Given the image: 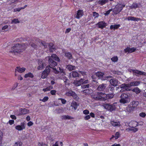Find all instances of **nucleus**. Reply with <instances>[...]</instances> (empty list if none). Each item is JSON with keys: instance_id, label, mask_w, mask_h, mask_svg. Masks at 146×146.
Listing matches in <instances>:
<instances>
[{"instance_id": "obj_2", "label": "nucleus", "mask_w": 146, "mask_h": 146, "mask_svg": "<svg viewBox=\"0 0 146 146\" xmlns=\"http://www.w3.org/2000/svg\"><path fill=\"white\" fill-rule=\"evenodd\" d=\"M130 97L128 94L123 93L120 96L119 102L123 104L129 102L130 101Z\"/></svg>"}, {"instance_id": "obj_52", "label": "nucleus", "mask_w": 146, "mask_h": 146, "mask_svg": "<svg viewBox=\"0 0 146 146\" xmlns=\"http://www.w3.org/2000/svg\"><path fill=\"white\" fill-rule=\"evenodd\" d=\"M58 100H61L62 103L63 104H65L66 102L65 100L62 98H59Z\"/></svg>"}, {"instance_id": "obj_4", "label": "nucleus", "mask_w": 146, "mask_h": 146, "mask_svg": "<svg viewBox=\"0 0 146 146\" xmlns=\"http://www.w3.org/2000/svg\"><path fill=\"white\" fill-rule=\"evenodd\" d=\"M116 103H114L113 104L110 105V104H104L103 105V106L106 109L110 111H112L115 110V104H116Z\"/></svg>"}, {"instance_id": "obj_21", "label": "nucleus", "mask_w": 146, "mask_h": 146, "mask_svg": "<svg viewBox=\"0 0 146 146\" xmlns=\"http://www.w3.org/2000/svg\"><path fill=\"white\" fill-rule=\"evenodd\" d=\"M128 21H141V19L135 17H134L128 16L127 18Z\"/></svg>"}, {"instance_id": "obj_31", "label": "nucleus", "mask_w": 146, "mask_h": 146, "mask_svg": "<svg viewBox=\"0 0 146 146\" xmlns=\"http://www.w3.org/2000/svg\"><path fill=\"white\" fill-rule=\"evenodd\" d=\"M120 26V25L119 24L115 25H111L110 26V28L111 29H113V30H115V29H118Z\"/></svg>"}, {"instance_id": "obj_54", "label": "nucleus", "mask_w": 146, "mask_h": 146, "mask_svg": "<svg viewBox=\"0 0 146 146\" xmlns=\"http://www.w3.org/2000/svg\"><path fill=\"white\" fill-rule=\"evenodd\" d=\"M18 84L17 82L15 83L13 86L12 89L13 90L17 86Z\"/></svg>"}, {"instance_id": "obj_51", "label": "nucleus", "mask_w": 146, "mask_h": 146, "mask_svg": "<svg viewBox=\"0 0 146 146\" xmlns=\"http://www.w3.org/2000/svg\"><path fill=\"white\" fill-rule=\"evenodd\" d=\"M139 116L142 117H144L146 116V114L143 112H142L139 113Z\"/></svg>"}, {"instance_id": "obj_28", "label": "nucleus", "mask_w": 146, "mask_h": 146, "mask_svg": "<svg viewBox=\"0 0 146 146\" xmlns=\"http://www.w3.org/2000/svg\"><path fill=\"white\" fill-rule=\"evenodd\" d=\"M109 1L108 0H99L98 2V3L102 6L107 3Z\"/></svg>"}, {"instance_id": "obj_19", "label": "nucleus", "mask_w": 146, "mask_h": 146, "mask_svg": "<svg viewBox=\"0 0 146 146\" xmlns=\"http://www.w3.org/2000/svg\"><path fill=\"white\" fill-rule=\"evenodd\" d=\"M114 96V95L113 93H111L110 94H105L104 95V101L106 100L110 99L112 98Z\"/></svg>"}, {"instance_id": "obj_48", "label": "nucleus", "mask_w": 146, "mask_h": 146, "mask_svg": "<svg viewBox=\"0 0 146 146\" xmlns=\"http://www.w3.org/2000/svg\"><path fill=\"white\" fill-rule=\"evenodd\" d=\"M93 16L95 17V18H98L99 16V14L96 12H93Z\"/></svg>"}, {"instance_id": "obj_61", "label": "nucleus", "mask_w": 146, "mask_h": 146, "mask_svg": "<svg viewBox=\"0 0 146 146\" xmlns=\"http://www.w3.org/2000/svg\"><path fill=\"white\" fill-rule=\"evenodd\" d=\"M14 12H16L17 11L19 12L21 10L20 7H19L18 8L15 9L14 10Z\"/></svg>"}, {"instance_id": "obj_15", "label": "nucleus", "mask_w": 146, "mask_h": 146, "mask_svg": "<svg viewBox=\"0 0 146 146\" xmlns=\"http://www.w3.org/2000/svg\"><path fill=\"white\" fill-rule=\"evenodd\" d=\"M26 69L24 67L21 68L20 67H17L15 69V76H17L16 72L17 71L19 73H22L24 72L25 70Z\"/></svg>"}, {"instance_id": "obj_26", "label": "nucleus", "mask_w": 146, "mask_h": 146, "mask_svg": "<svg viewBox=\"0 0 146 146\" xmlns=\"http://www.w3.org/2000/svg\"><path fill=\"white\" fill-rule=\"evenodd\" d=\"M111 125L114 127L119 126H120V122L119 121H111Z\"/></svg>"}, {"instance_id": "obj_13", "label": "nucleus", "mask_w": 146, "mask_h": 146, "mask_svg": "<svg viewBox=\"0 0 146 146\" xmlns=\"http://www.w3.org/2000/svg\"><path fill=\"white\" fill-rule=\"evenodd\" d=\"M25 123L24 122L21 123V125H17L15 127L16 129L18 131H21L25 129Z\"/></svg>"}, {"instance_id": "obj_12", "label": "nucleus", "mask_w": 146, "mask_h": 146, "mask_svg": "<svg viewBox=\"0 0 146 146\" xmlns=\"http://www.w3.org/2000/svg\"><path fill=\"white\" fill-rule=\"evenodd\" d=\"M133 73L136 74L140 75L146 76V72H142L137 70H131Z\"/></svg>"}, {"instance_id": "obj_56", "label": "nucleus", "mask_w": 146, "mask_h": 146, "mask_svg": "<svg viewBox=\"0 0 146 146\" xmlns=\"http://www.w3.org/2000/svg\"><path fill=\"white\" fill-rule=\"evenodd\" d=\"M111 9H110L106 11V12L104 13V15H108L109 14L110 12L111 11Z\"/></svg>"}, {"instance_id": "obj_5", "label": "nucleus", "mask_w": 146, "mask_h": 146, "mask_svg": "<svg viewBox=\"0 0 146 146\" xmlns=\"http://www.w3.org/2000/svg\"><path fill=\"white\" fill-rule=\"evenodd\" d=\"M105 93L102 92L97 93V94L94 95V98L97 100H101L104 101Z\"/></svg>"}, {"instance_id": "obj_63", "label": "nucleus", "mask_w": 146, "mask_h": 146, "mask_svg": "<svg viewBox=\"0 0 146 146\" xmlns=\"http://www.w3.org/2000/svg\"><path fill=\"white\" fill-rule=\"evenodd\" d=\"M10 117L12 119H13L15 120L17 118L16 116L15 115H10Z\"/></svg>"}, {"instance_id": "obj_3", "label": "nucleus", "mask_w": 146, "mask_h": 146, "mask_svg": "<svg viewBox=\"0 0 146 146\" xmlns=\"http://www.w3.org/2000/svg\"><path fill=\"white\" fill-rule=\"evenodd\" d=\"M125 6V5L124 3L122 5L119 4L116 6L115 8L113 9V12L117 14L120 12Z\"/></svg>"}, {"instance_id": "obj_50", "label": "nucleus", "mask_w": 146, "mask_h": 146, "mask_svg": "<svg viewBox=\"0 0 146 146\" xmlns=\"http://www.w3.org/2000/svg\"><path fill=\"white\" fill-rule=\"evenodd\" d=\"M129 129L130 131H132L134 132H135L137 131L138 130V129L137 128H135V127H134L133 128L132 127H130L129 128Z\"/></svg>"}, {"instance_id": "obj_40", "label": "nucleus", "mask_w": 146, "mask_h": 146, "mask_svg": "<svg viewBox=\"0 0 146 146\" xmlns=\"http://www.w3.org/2000/svg\"><path fill=\"white\" fill-rule=\"evenodd\" d=\"M68 69L70 71L76 69V67L74 66H72L71 65H68L67 66Z\"/></svg>"}, {"instance_id": "obj_35", "label": "nucleus", "mask_w": 146, "mask_h": 146, "mask_svg": "<svg viewBox=\"0 0 146 146\" xmlns=\"http://www.w3.org/2000/svg\"><path fill=\"white\" fill-rule=\"evenodd\" d=\"M135 109H134L133 107H132L131 104L128 105V107L127 108V110L128 112H131L132 111Z\"/></svg>"}, {"instance_id": "obj_64", "label": "nucleus", "mask_w": 146, "mask_h": 146, "mask_svg": "<svg viewBox=\"0 0 146 146\" xmlns=\"http://www.w3.org/2000/svg\"><path fill=\"white\" fill-rule=\"evenodd\" d=\"M8 27V26L7 25H5L4 26H3L2 28V30H5L7 29Z\"/></svg>"}, {"instance_id": "obj_43", "label": "nucleus", "mask_w": 146, "mask_h": 146, "mask_svg": "<svg viewBox=\"0 0 146 146\" xmlns=\"http://www.w3.org/2000/svg\"><path fill=\"white\" fill-rule=\"evenodd\" d=\"M111 60L113 62H117L118 58L117 56H114L111 58Z\"/></svg>"}, {"instance_id": "obj_41", "label": "nucleus", "mask_w": 146, "mask_h": 146, "mask_svg": "<svg viewBox=\"0 0 146 146\" xmlns=\"http://www.w3.org/2000/svg\"><path fill=\"white\" fill-rule=\"evenodd\" d=\"M112 85H109L108 87V91H110L113 93V92L114 90V87L112 86Z\"/></svg>"}, {"instance_id": "obj_14", "label": "nucleus", "mask_w": 146, "mask_h": 146, "mask_svg": "<svg viewBox=\"0 0 146 146\" xmlns=\"http://www.w3.org/2000/svg\"><path fill=\"white\" fill-rule=\"evenodd\" d=\"M84 79L81 78L78 80H74L73 84L76 86H79L83 84Z\"/></svg>"}, {"instance_id": "obj_9", "label": "nucleus", "mask_w": 146, "mask_h": 146, "mask_svg": "<svg viewBox=\"0 0 146 146\" xmlns=\"http://www.w3.org/2000/svg\"><path fill=\"white\" fill-rule=\"evenodd\" d=\"M96 25L98 28L103 29L104 28L106 27L107 25V23L104 21H103L99 22L96 24Z\"/></svg>"}, {"instance_id": "obj_6", "label": "nucleus", "mask_w": 146, "mask_h": 146, "mask_svg": "<svg viewBox=\"0 0 146 146\" xmlns=\"http://www.w3.org/2000/svg\"><path fill=\"white\" fill-rule=\"evenodd\" d=\"M67 96H72L73 98L76 100H78L79 97L77 96V94L74 92L70 90L66 92L65 94Z\"/></svg>"}, {"instance_id": "obj_29", "label": "nucleus", "mask_w": 146, "mask_h": 146, "mask_svg": "<svg viewBox=\"0 0 146 146\" xmlns=\"http://www.w3.org/2000/svg\"><path fill=\"white\" fill-rule=\"evenodd\" d=\"M61 118L62 119H74L73 117L69 116L68 115H63L61 117Z\"/></svg>"}, {"instance_id": "obj_42", "label": "nucleus", "mask_w": 146, "mask_h": 146, "mask_svg": "<svg viewBox=\"0 0 146 146\" xmlns=\"http://www.w3.org/2000/svg\"><path fill=\"white\" fill-rule=\"evenodd\" d=\"M53 88V87L51 86H49L46 88H44L42 90L44 92H46L48 91H50L51 89Z\"/></svg>"}, {"instance_id": "obj_11", "label": "nucleus", "mask_w": 146, "mask_h": 146, "mask_svg": "<svg viewBox=\"0 0 146 146\" xmlns=\"http://www.w3.org/2000/svg\"><path fill=\"white\" fill-rule=\"evenodd\" d=\"M38 66L37 67L38 70H42L45 66V63L43 62L42 59H39L38 60Z\"/></svg>"}, {"instance_id": "obj_16", "label": "nucleus", "mask_w": 146, "mask_h": 146, "mask_svg": "<svg viewBox=\"0 0 146 146\" xmlns=\"http://www.w3.org/2000/svg\"><path fill=\"white\" fill-rule=\"evenodd\" d=\"M118 80L115 78L111 79L110 80V83L113 86H116L117 85Z\"/></svg>"}, {"instance_id": "obj_60", "label": "nucleus", "mask_w": 146, "mask_h": 146, "mask_svg": "<svg viewBox=\"0 0 146 146\" xmlns=\"http://www.w3.org/2000/svg\"><path fill=\"white\" fill-rule=\"evenodd\" d=\"M33 124V123L31 121L27 123V125L29 127H30Z\"/></svg>"}, {"instance_id": "obj_37", "label": "nucleus", "mask_w": 146, "mask_h": 146, "mask_svg": "<svg viewBox=\"0 0 146 146\" xmlns=\"http://www.w3.org/2000/svg\"><path fill=\"white\" fill-rule=\"evenodd\" d=\"M29 111V110L27 109L21 108V111L20 114H27Z\"/></svg>"}, {"instance_id": "obj_39", "label": "nucleus", "mask_w": 146, "mask_h": 146, "mask_svg": "<svg viewBox=\"0 0 146 146\" xmlns=\"http://www.w3.org/2000/svg\"><path fill=\"white\" fill-rule=\"evenodd\" d=\"M104 74V73L102 72H98L96 73V76L99 78H102L103 77Z\"/></svg>"}, {"instance_id": "obj_45", "label": "nucleus", "mask_w": 146, "mask_h": 146, "mask_svg": "<svg viewBox=\"0 0 146 146\" xmlns=\"http://www.w3.org/2000/svg\"><path fill=\"white\" fill-rule=\"evenodd\" d=\"M63 80L65 85H67L69 84V80L66 77L64 78Z\"/></svg>"}, {"instance_id": "obj_55", "label": "nucleus", "mask_w": 146, "mask_h": 146, "mask_svg": "<svg viewBox=\"0 0 146 146\" xmlns=\"http://www.w3.org/2000/svg\"><path fill=\"white\" fill-rule=\"evenodd\" d=\"M83 113L84 114L87 115L89 113V111L88 110H86L83 111Z\"/></svg>"}, {"instance_id": "obj_33", "label": "nucleus", "mask_w": 146, "mask_h": 146, "mask_svg": "<svg viewBox=\"0 0 146 146\" xmlns=\"http://www.w3.org/2000/svg\"><path fill=\"white\" fill-rule=\"evenodd\" d=\"M65 56L69 59H72V55L71 53L69 52H66L65 53Z\"/></svg>"}, {"instance_id": "obj_7", "label": "nucleus", "mask_w": 146, "mask_h": 146, "mask_svg": "<svg viewBox=\"0 0 146 146\" xmlns=\"http://www.w3.org/2000/svg\"><path fill=\"white\" fill-rule=\"evenodd\" d=\"M50 72V69L49 66H46L44 70L42 72L41 74V78L43 79L46 78L48 76Z\"/></svg>"}, {"instance_id": "obj_38", "label": "nucleus", "mask_w": 146, "mask_h": 146, "mask_svg": "<svg viewBox=\"0 0 146 146\" xmlns=\"http://www.w3.org/2000/svg\"><path fill=\"white\" fill-rule=\"evenodd\" d=\"M49 47L50 48V52H53V50H54L53 48L54 44L52 42L49 43L48 45Z\"/></svg>"}, {"instance_id": "obj_62", "label": "nucleus", "mask_w": 146, "mask_h": 146, "mask_svg": "<svg viewBox=\"0 0 146 146\" xmlns=\"http://www.w3.org/2000/svg\"><path fill=\"white\" fill-rule=\"evenodd\" d=\"M3 136V133L2 132L0 131V140H2V137Z\"/></svg>"}, {"instance_id": "obj_17", "label": "nucleus", "mask_w": 146, "mask_h": 146, "mask_svg": "<svg viewBox=\"0 0 146 146\" xmlns=\"http://www.w3.org/2000/svg\"><path fill=\"white\" fill-rule=\"evenodd\" d=\"M129 125L130 127L133 128L137 126L138 123L135 121H131L129 123Z\"/></svg>"}, {"instance_id": "obj_25", "label": "nucleus", "mask_w": 146, "mask_h": 146, "mask_svg": "<svg viewBox=\"0 0 146 146\" xmlns=\"http://www.w3.org/2000/svg\"><path fill=\"white\" fill-rule=\"evenodd\" d=\"M139 104V102L137 101H133L130 103V104L132 107L135 109Z\"/></svg>"}, {"instance_id": "obj_32", "label": "nucleus", "mask_w": 146, "mask_h": 146, "mask_svg": "<svg viewBox=\"0 0 146 146\" xmlns=\"http://www.w3.org/2000/svg\"><path fill=\"white\" fill-rule=\"evenodd\" d=\"M34 77L33 73L31 72H28V73L26 74L24 76V77L25 78H33Z\"/></svg>"}, {"instance_id": "obj_24", "label": "nucleus", "mask_w": 146, "mask_h": 146, "mask_svg": "<svg viewBox=\"0 0 146 146\" xmlns=\"http://www.w3.org/2000/svg\"><path fill=\"white\" fill-rule=\"evenodd\" d=\"M106 85V84H102L99 85L97 88L98 90L100 91H103L105 88Z\"/></svg>"}, {"instance_id": "obj_18", "label": "nucleus", "mask_w": 146, "mask_h": 146, "mask_svg": "<svg viewBox=\"0 0 146 146\" xmlns=\"http://www.w3.org/2000/svg\"><path fill=\"white\" fill-rule=\"evenodd\" d=\"M121 136V134L119 132H117L115 133V135H112L111 137L110 138V139L111 140L113 138H114L115 139H117Z\"/></svg>"}, {"instance_id": "obj_30", "label": "nucleus", "mask_w": 146, "mask_h": 146, "mask_svg": "<svg viewBox=\"0 0 146 146\" xmlns=\"http://www.w3.org/2000/svg\"><path fill=\"white\" fill-rule=\"evenodd\" d=\"M78 105L79 104L78 103L75 101H73L71 103V106L75 110H76L77 109Z\"/></svg>"}, {"instance_id": "obj_59", "label": "nucleus", "mask_w": 146, "mask_h": 146, "mask_svg": "<svg viewBox=\"0 0 146 146\" xmlns=\"http://www.w3.org/2000/svg\"><path fill=\"white\" fill-rule=\"evenodd\" d=\"M89 86V84H87L86 85H83L82 87L83 88H88Z\"/></svg>"}, {"instance_id": "obj_47", "label": "nucleus", "mask_w": 146, "mask_h": 146, "mask_svg": "<svg viewBox=\"0 0 146 146\" xmlns=\"http://www.w3.org/2000/svg\"><path fill=\"white\" fill-rule=\"evenodd\" d=\"M29 44L31 45V46L33 48L36 49L37 48V46L33 42H31Z\"/></svg>"}, {"instance_id": "obj_36", "label": "nucleus", "mask_w": 146, "mask_h": 146, "mask_svg": "<svg viewBox=\"0 0 146 146\" xmlns=\"http://www.w3.org/2000/svg\"><path fill=\"white\" fill-rule=\"evenodd\" d=\"M132 91L135 92L137 94L140 93L141 92L140 90L138 87L134 88L132 90Z\"/></svg>"}, {"instance_id": "obj_34", "label": "nucleus", "mask_w": 146, "mask_h": 146, "mask_svg": "<svg viewBox=\"0 0 146 146\" xmlns=\"http://www.w3.org/2000/svg\"><path fill=\"white\" fill-rule=\"evenodd\" d=\"M50 58L52 59L53 60H55L58 61L60 60L58 56L55 54H52V55Z\"/></svg>"}, {"instance_id": "obj_20", "label": "nucleus", "mask_w": 146, "mask_h": 146, "mask_svg": "<svg viewBox=\"0 0 146 146\" xmlns=\"http://www.w3.org/2000/svg\"><path fill=\"white\" fill-rule=\"evenodd\" d=\"M70 75L71 77L73 78L79 77L80 76L78 73L76 71H72L70 73Z\"/></svg>"}, {"instance_id": "obj_27", "label": "nucleus", "mask_w": 146, "mask_h": 146, "mask_svg": "<svg viewBox=\"0 0 146 146\" xmlns=\"http://www.w3.org/2000/svg\"><path fill=\"white\" fill-rule=\"evenodd\" d=\"M141 4L140 3H133L132 5L130 6V8L131 9H136V8H139V5H140Z\"/></svg>"}, {"instance_id": "obj_22", "label": "nucleus", "mask_w": 146, "mask_h": 146, "mask_svg": "<svg viewBox=\"0 0 146 146\" xmlns=\"http://www.w3.org/2000/svg\"><path fill=\"white\" fill-rule=\"evenodd\" d=\"M83 14V12L82 10H78L77 11L76 16L75 17L77 19H79L80 18L82 17Z\"/></svg>"}, {"instance_id": "obj_58", "label": "nucleus", "mask_w": 146, "mask_h": 146, "mask_svg": "<svg viewBox=\"0 0 146 146\" xmlns=\"http://www.w3.org/2000/svg\"><path fill=\"white\" fill-rule=\"evenodd\" d=\"M9 123L10 125H12L14 123V121L13 120H10L9 121Z\"/></svg>"}, {"instance_id": "obj_10", "label": "nucleus", "mask_w": 146, "mask_h": 146, "mask_svg": "<svg viewBox=\"0 0 146 146\" xmlns=\"http://www.w3.org/2000/svg\"><path fill=\"white\" fill-rule=\"evenodd\" d=\"M136 50V48L134 47L130 48L129 47L127 46L124 49V52L125 53H131L135 51Z\"/></svg>"}, {"instance_id": "obj_49", "label": "nucleus", "mask_w": 146, "mask_h": 146, "mask_svg": "<svg viewBox=\"0 0 146 146\" xmlns=\"http://www.w3.org/2000/svg\"><path fill=\"white\" fill-rule=\"evenodd\" d=\"M48 99L49 98L48 97L45 96L42 99H40V101H42L43 102H45L47 101L48 100Z\"/></svg>"}, {"instance_id": "obj_53", "label": "nucleus", "mask_w": 146, "mask_h": 146, "mask_svg": "<svg viewBox=\"0 0 146 146\" xmlns=\"http://www.w3.org/2000/svg\"><path fill=\"white\" fill-rule=\"evenodd\" d=\"M56 91L55 90H52L50 91V93L52 95H56Z\"/></svg>"}, {"instance_id": "obj_23", "label": "nucleus", "mask_w": 146, "mask_h": 146, "mask_svg": "<svg viewBox=\"0 0 146 146\" xmlns=\"http://www.w3.org/2000/svg\"><path fill=\"white\" fill-rule=\"evenodd\" d=\"M140 84V82L139 81H134L129 83V85L130 86H137Z\"/></svg>"}, {"instance_id": "obj_57", "label": "nucleus", "mask_w": 146, "mask_h": 146, "mask_svg": "<svg viewBox=\"0 0 146 146\" xmlns=\"http://www.w3.org/2000/svg\"><path fill=\"white\" fill-rule=\"evenodd\" d=\"M90 118V115H86L84 117V119L85 120H88Z\"/></svg>"}, {"instance_id": "obj_8", "label": "nucleus", "mask_w": 146, "mask_h": 146, "mask_svg": "<svg viewBox=\"0 0 146 146\" xmlns=\"http://www.w3.org/2000/svg\"><path fill=\"white\" fill-rule=\"evenodd\" d=\"M48 63H49V65L47 66H49V68H52L54 69V68L53 67H54L57 65V63L55 62L53 59L50 58V57H49V60H48Z\"/></svg>"}, {"instance_id": "obj_1", "label": "nucleus", "mask_w": 146, "mask_h": 146, "mask_svg": "<svg viewBox=\"0 0 146 146\" xmlns=\"http://www.w3.org/2000/svg\"><path fill=\"white\" fill-rule=\"evenodd\" d=\"M28 46L27 43H23L22 44L19 43L16 44L11 47V50L9 52L10 53H14L15 55L17 54H20L21 52L25 50Z\"/></svg>"}, {"instance_id": "obj_44", "label": "nucleus", "mask_w": 146, "mask_h": 146, "mask_svg": "<svg viewBox=\"0 0 146 146\" xmlns=\"http://www.w3.org/2000/svg\"><path fill=\"white\" fill-rule=\"evenodd\" d=\"M19 21L17 19H15L12 20L11 21V23H14L15 24L19 23Z\"/></svg>"}, {"instance_id": "obj_46", "label": "nucleus", "mask_w": 146, "mask_h": 146, "mask_svg": "<svg viewBox=\"0 0 146 146\" xmlns=\"http://www.w3.org/2000/svg\"><path fill=\"white\" fill-rule=\"evenodd\" d=\"M127 87H128V84H123L121 86V88L124 89Z\"/></svg>"}]
</instances>
